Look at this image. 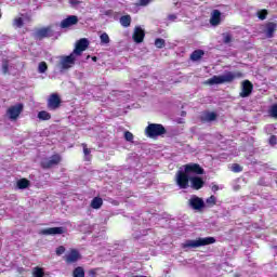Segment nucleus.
Returning a JSON list of instances; mask_svg holds the SVG:
<instances>
[{
  "label": "nucleus",
  "mask_w": 277,
  "mask_h": 277,
  "mask_svg": "<svg viewBox=\"0 0 277 277\" xmlns=\"http://www.w3.org/2000/svg\"><path fill=\"white\" fill-rule=\"evenodd\" d=\"M239 77H243V74L241 72L234 74L233 71H227L225 75L213 76L208 80V83L210 85H222V83H233V81H235V79Z\"/></svg>",
  "instance_id": "obj_1"
},
{
  "label": "nucleus",
  "mask_w": 277,
  "mask_h": 277,
  "mask_svg": "<svg viewBox=\"0 0 277 277\" xmlns=\"http://www.w3.org/2000/svg\"><path fill=\"white\" fill-rule=\"evenodd\" d=\"M215 243L214 237L198 238L197 240H186L182 248H200L202 246H211Z\"/></svg>",
  "instance_id": "obj_2"
},
{
  "label": "nucleus",
  "mask_w": 277,
  "mask_h": 277,
  "mask_svg": "<svg viewBox=\"0 0 277 277\" xmlns=\"http://www.w3.org/2000/svg\"><path fill=\"white\" fill-rule=\"evenodd\" d=\"M166 128L161 123H149L145 129L147 137H159V135H166Z\"/></svg>",
  "instance_id": "obj_3"
},
{
  "label": "nucleus",
  "mask_w": 277,
  "mask_h": 277,
  "mask_svg": "<svg viewBox=\"0 0 277 277\" xmlns=\"http://www.w3.org/2000/svg\"><path fill=\"white\" fill-rule=\"evenodd\" d=\"M192 177L185 171L179 170L175 173V183L180 187V189H187L189 187V182Z\"/></svg>",
  "instance_id": "obj_4"
},
{
  "label": "nucleus",
  "mask_w": 277,
  "mask_h": 277,
  "mask_svg": "<svg viewBox=\"0 0 277 277\" xmlns=\"http://www.w3.org/2000/svg\"><path fill=\"white\" fill-rule=\"evenodd\" d=\"M75 62H77L75 53H70L66 56H61V60L58 62V68L61 71L69 70V68H72V66H75Z\"/></svg>",
  "instance_id": "obj_5"
},
{
  "label": "nucleus",
  "mask_w": 277,
  "mask_h": 277,
  "mask_svg": "<svg viewBox=\"0 0 277 277\" xmlns=\"http://www.w3.org/2000/svg\"><path fill=\"white\" fill-rule=\"evenodd\" d=\"M62 163V156L60 154H54L50 158L41 161V168L43 170H51V168H55V166H60Z\"/></svg>",
  "instance_id": "obj_6"
},
{
  "label": "nucleus",
  "mask_w": 277,
  "mask_h": 277,
  "mask_svg": "<svg viewBox=\"0 0 277 277\" xmlns=\"http://www.w3.org/2000/svg\"><path fill=\"white\" fill-rule=\"evenodd\" d=\"M47 107L50 111L60 109L62 107V97H60V94L52 93L48 98Z\"/></svg>",
  "instance_id": "obj_7"
},
{
  "label": "nucleus",
  "mask_w": 277,
  "mask_h": 277,
  "mask_svg": "<svg viewBox=\"0 0 277 277\" xmlns=\"http://www.w3.org/2000/svg\"><path fill=\"white\" fill-rule=\"evenodd\" d=\"M24 107L25 106L23 105V103H18L16 105L9 107V109L6 110V114L10 118V120H17L18 116H21V114H23Z\"/></svg>",
  "instance_id": "obj_8"
},
{
  "label": "nucleus",
  "mask_w": 277,
  "mask_h": 277,
  "mask_svg": "<svg viewBox=\"0 0 277 277\" xmlns=\"http://www.w3.org/2000/svg\"><path fill=\"white\" fill-rule=\"evenodd\" d=\"M90 47V41L87 38H82L76 42V48L71 53L76 56H81L83 51H85Z\"/></svg>",
  "instance_id": "obj_9"
},
{
  "label": "nucleus",
  "mask_w": 277,
  "mask_h": 277,
  "mask_svg": "<svg viewBox=\"0 0 277 277\" xmlns=\"http://www.w3.org/2000/svg\"><path fill=\"white\" fill-rule=\"evenodd\" d=\"M80 259L81 253H79V250L77 249H70L69 252L64 255V261L67 265H72V263H77Z\"/></svg>",
  "instance_id": "obj_10"
},
{
  "label": "nucleus",
  "mask_w": 277,
  "mask_h": 277,
  "mask_svg": "<svg viewBox=\"0 0 277 277\" xmlns=\"http://www.w3.org/2000/svg\"><path fill=\"white\" fill-rule=\"evenodd\" d=\"M53 36V28L51 26L39 28L35 32V38L37 40H44V38H52Z\"/></svg>",
  "instance_id": "obj_11"
},
{
  "label": "nucleus",
  "mask_w": 277,
  "mask_h": 277,
  "mask_svg": "<svg viewBox=\"0 0 277 277\" xmlns=\"http://www.w3.org/2000/svg\"><path fill=\"white\" fill-rule=\"evenodd\" d=\"M252 90H254V84H252L250 80H243L241 83V92L239 93V96L241 98H248V96L252 94Z\"/></svg>",
  "instance_id": "obj_12"
},
{
  "label": "nucleus",
  "mask_w": 277,
  "mask_h": 277,
  "mask_svg": "<svg viewBox=\"0 0 277 277\" xmlns=\"http://www.w3.org/2000/svg\"><path fill=\"white\" fill-rule=\"evenodd\" d=\"M184 171L188 174H205V169L198 163H187L184 166Z\"/></svg>",
  "instance_id": "obj_13"
},
{
  "label": "nucleus",
  "mask_w": 277,
  "mask_h": 277,
  "mask_svg": "<svg viewBox=\"0 0 277 277\" xmlns=\"http://www.w3.org/2000/svg\"><path fill=\"white\" fill-rule=\"evenodd\" d=\"M188 205L194 211H202V208L205 207V200L198 196H193L188 200Z\"/></svg>",
  "instance_id": "obj_14"
},
{
  "label": "nucleus",
  "mask_w": 277,
  "mask_h": 277,
  "mask_svg": "<svg viewBox=\"0 0 277 277\" xmlns=\"http://www.w3.org/2000/svg\"><path fill=\"white\" fill-rule=\"evenodd\" d=\"M144 38H146V32L144 31V29H142V27L136 26L134 28L132 39L136 44H142V42H144Z\"/></svg>",
  "instance_id": "obj_15"
},
{
  "label": "nucleus",
  "mask_w": 277,
  "mask_h": 277,
  "mask_svg": "<svg viewBox=\"0 0 277 277\" xmlns=\"http://www.w3.org/2000/svg\"><path fill=\"white\" fill-rule=\"evenodd\" d=\"M77 23H79V17H77V15H69L61 22V27L62 29H68V27H72V25H77Z\"/></svg>",
  "instance_id": "obj_16"
},
{
  "label": "nucleus",
  "mask_w": 277,
  "mask_h": 277,
  "mask_svg": "<svg viewBox=\"0 0 277 277\" xmlns=\"http://www.w3.org/2000/svg\"><path fill=\"white\" fill-rule=\"evenodd\" d=\"M66 227H48L41 229V235H64Z\"/></svg>",
  "instance_id": "obj_17"
},
{
  "label": "nucleus",
  "mask_w": 277,
  "mask_h": 277,
  "mask_svg": "<svg viewBox=\"0 0 277 277\" xmlns=\"http://www.w3.org/2000/svg\"><path fill=\"white\" fill-rule=\"evenodd\" d=\"M190 187L192 189H202L205 187V180L200 176H192L190 177Z\"/></svg>",
  "instance_id": "obj_18"
},
{
  "label": "nucleus",
  "mask_w": 277,
  "mask_h": 277,
  "mask_svg": "<svg viewBox=\"0 0 277 277\" xmlns=\"http://www.w3.org/2000/svg\"><path fill=\"white\" fill-rule=\"evenodd\" d=\"M217 120V114H215L214 111H206L200 116V121L201 122H213Z\"/></svg>",
  "instance_id": "obj_19"
},
{
  "label": "nucleus",
  "mask_w": 277,
  "mask_h": 277,
  "mask_svg": "<svg viewBox=\"0 0 277 277\" xmlns=\"http://www.w3.org/2000/svg\"><path fill=\"white\" fill-rule=\"evenodd\" d=\"M220 23H222V12H220V10H214L210 18V25L215 27L220 25Z\"/></svg>",
  "instance_id": "obj_20"
},
{
  "label": "nucleus",
  "mask_w": 277,
  "mask_h": 277,
  "mask_svg": "<svg viewBox=\"0 0 277 277\" xmlns=\"http://www.w3.org/2000/svg\"><path fill=\"white\" fill-rule=\"evenodd\" d=\"M277 29V24L274 22H268L265 25V34L267 38H274V32Z\"/></svg>",
  "instance_id": "obj_21"
},
{
  "label": "nucleus",
  "mask_w": 277,
  "mask_h": 277,
  "mask_svg": "<svg viewBox=\"0 0 277 277\" xmlns=\"http://www.w3.org/2000/svg\"><path fill=\"white\" fill-rule=\"evenodd\" d=\"M203 56H205V51L203 50H195L190 54V60H192V62H198V61L202 60Z\"/></svg>",
  "instance_id": "obj_22"
},
{
  "label": "nucleus",
  "mask_w": 277,
  "mask_h": 277,
  "mask_svg": "<svg viewBox=\"0 0 277 277\" xmlns=\"http://www.w3.org/2000/svg\"><path fill=\"white\" fill-rule=\"evenodd\" d=\"M91 209H101L103 207V198L101 197H94L91 200V205H90Z\"/></svg>",
  "instance_id": "obj_23"
},
{
  "label": "nucleus",
  "mask_w": 277,
  "mask_h": 277,
  "mask_svg": "<svg viewBox=\"0 0 277 277\" xmlns=\"http://www.w3.org/2000/svg\"><path fill=\"white\" fill-rule=\"evenodd\" d=\"M31 185V182L25 177L17 181V189H27Z\"/></svg>",
  "instance_id": "obj_24"
},
{
  "label": "nucleus",
  "mask_w": 277,
  "mask_h": 277,
  "mask_svg": "<svg viewBox=\"0 0 277 277\" xmlns=\"http://www.w3.org/2000/svg\"><path fill=\"white\" fill-rule=\"evenodd\" d=\"M119 23L122 27H131V15H122Z\"/></svg>",
  "instance_id": "obj_25"
},
{
  "label": "nucleus",
  "mask_w": 277,
  "mask_h": 277,
  "mask_svg": "<svg viewBox=\"0 0 277 277\" xmlns=\"http://www.w3.org/2000/svg\"><path fill=\"white\" fill-rule=\"evenodd\" d=\"M72 276H74V277H85V271L83 269V267L77 266V267L72 271Z\"/></svg>",
  "instance_id": "obj_26"
},
{
  "label": "nucleus",
  "mask_w": 277,
  "mask_h": 277,
  "mask_svg": "<svg viewBox=\"0 0 277 277\" xmlns=\"http://www.w3.org/2000/svg\"><path fill=\"white\" fill-rule=\"evenodd\" d=\"M37 118H39V120H51V115L47 110H41L38 113Z\"/></svg>",
  "instance_id": "obj_27"
},
{
  "label": "nucleus",
  "mask_w": 277,
  "mask_h": 277,
  "mask_svg": "<svg viewBox=\"0 0 277 277\" xmlns=\"http://www.w3.org/2000/svg\"><path fill=\"white\" fill-rule=\"evenodd\" d=\"M32 277H44V269L40 266H36L32 269Z\"/></svg>",
  "instance_id": "obj_28"
},
{
  "label": "nucleus",
  "mask_w": 277,
  "mask_h": 277,
  "mask_svg": "<svg viewBox=\"0 0 277 277\" xmlns=\"http://www.w3.org/2000/svg\"><path fill=\"white\" fill-rule=\"evenodd\" d=\"M155 47L156 49H163V47H166V40L162 38H157L155 40Z\"/></svg>",
  "instance_id": "obj_29"
},
{
  "label": "nucleus",
  "mask_w": 277,
  "mask_h": 277,
  "mask_svg": "<svg viewBox=\"0 0 277 277\" xmlns=\"http://www.w3.org/2000/svg\"><path fill=\"white\" fill-rule=\"evenodd\" d=\"M38 70L41 72V75L47 72V70H49V65H47V62L39 63Z\"/></svg>",
  "instance_id": "obj_30"
},
{
  "label": "nucleus",
  "mask_w": 277,
  "mask_h": 277,
  "mask_svg": "<svg viewBox=\"0 0 277 277\" xmlns=\"http://www.w3.org/2000/svg\"><path fill=\"white\" fill-rule=\"evenodd\" d=\"M100 40L102 44H109V35H107V32H103L100 36Z\"/></svg>",
  "instance_id": "obj_31"
},
{
  "label": "nucleus",
  "mask_w": 277,
  "mask_h": 277,
  "mask_svg": "<svg viewBox=\"0 0 277 277\" xmlns=\"http://www.w3.org/2000/svg\"><path fill=\"white\" fill-rule=\"evenodd\" d=\"M223 42L224 44H230L233 42V36L228 32L223 34Z\"/></svg>",
  "instance_id": "obj_32"
},
{
  "label": "nucleus",
  "mask_w": 277,
  "mask_h": 277,
  "mask_svg": "<svg viewBox=\"0 0 277 277\" xmlns=\"http://www.w3.org/2000/svg\"><path fill=\"white\" fill-rule=\"evenodd\" d=\"M268 114L271 118H277V104L271 106Z\"/></svg>",
  "instance_id": "obj_33"
},
{
  "label": "nucleus",
  "mask_w": 277,
  "mask_h": 277,
  "mask_svg": "<svg viewBox=\"0 0 277 277\" xmlns=\"http://www.w3.org/2000/svg\"><path fill=\"white\" fill-rule=\"evenodd\" d=\"M267 10L263 9V10H260L258 12V18H260V21H265V18H267Z\"/></svg>",
  "instance_id": "obj_34"
},
{
  "label": "nucleus",
  "mask_w": 277,
  "mask_h": 277,
  "mask_svg": "<svg viewBox=\"0 0 277 277\" xmlns=\"http://www.w3.org/2000/svg\"><path fill=\"white\" fill-rule=\"evenodd\" d=\"M64 252H66V247L65 246H60L58 248H56V255L57 256H62V254H64Z\"/></svg>",
  "instance_id": "obj_35"
},
{
  "label": "nucleus",
  "mask_w": 277,
  "mask_h": 277,
  "mask_svg": "<svg viewBox=\"0 0 277 277\" xmlns=\"http://www.w3.org/2000/svg\"><path fill=\"white\" fill-rule=\"evenodd\" d=\"M14 25L15 27H23V25H25V23L23 22L22 17H17L14 19Z\"/></svg>",
  "instance_id": "obj_36"
},
{
  "label": "nucleus",
  "mask_w": 277,
  "mask_h": 277,
  "mask_svg": "<svg viewBox=\"0 0 277 277\" xmlns=\"http://www.w3.org/2000/svg\"><path fill=\"white\" fill-rule=\"evenodd\" d=\"M124 140L127 142H133V133L129 132V131H126L124 132Z\"/></svg>",
  "instance_id": "obj_37"
},
{
  "label": "nucleus",
  "mask_w": 277,
  "mask_h": 277,
  "mask_svg": "<svg viewBox=\"0 0 277 277\" xmlns=\"http://www.w3.org/2000/svg\"><path fill=\"white\" fill-rule=\"evenodd\" d=\"M233 172H242L243 167H240L239 163H234L232 167Z\"/></svg>",
  "instance_id": "obj_38"
},
{
  "label": "nucleus",
  "mask_w": 277,
  "mask_h": 277,
  "mask_svg": "<svg viewBox=\"0 0 277 277\" xmlns=\"http://www.w3.org/2000/svg\"><path fill=\"white\" fill-rule=\"evenodd\" d=\"M81 146L83 148V154L85 155V157H88V155H90V153H92V150L90 148H88V144H85V143H82Z\"/></svg>",
  "instance_id": "obj_39"
},
{
  "label": "nucleus",
  "mask_w": 277,
  "mask_h": 277,
  "mask_svg": "<svg viewBox=\"0 0 277 277\" xmlns=\"http://www.w3.org/2000/svg\"><path fill=\"white\" fill-rule=\"evenodd\" d=\"M268 144H271V146H276V144H277L276 135H271V137L268 140Z\"/></svg>",
  "instance_id": "obj_40"
},
{
  "label": "nucleus",
  "mask_w": 277,
  "mask_h": 277,
  "mask_svg": "<svg viewBox=\"0 0 277 277\" xmlns=\"http://www.w3.org/2000/svg\"><path fill=\"white\" fill-rule=\"evenodd\" d=\"M207 202L208 205H215L216 202L215 196L212 195L210 198L207 199Z\"/></svg>",
  "instance_id": "obj_41"
},
{
  "label": "nucleus",
  "mask_w": 277,
  "mask_h": 277,
  "mask_svg": "<svg viewBox=\"0 0 277 277\" xmlns=\"http://www.w3.org/2000/svg\"><path fill=\"white\" fill-rule=\"evenodd\" d=\"M153 0H140L138 5L146 6L148 3H150Z\"/></svg>",
  "instance_id": "obj_42"
},
{
  "label": "nucleus",
  "mask_w": 277,
  "mask_h": 277,
  "mask_svg": "<svg viewBox=\"0 0 277 277\" xmlns=\"http://www.w3.org/2000/svg\"><path fill=\"white\" fill-rule=\"evenodd\" d=\"M96 272H98V268H93L89 271V276L96 277Z\"/></svg>",
  "instance_id": "obj_43"
},
{
  "label": "nucleus",
  "mask_w": 277,
  "mask_h": 277,
  "mask_svg": "<svg viewBox=\"0 0 277 277\" xmlns=\"http://www.w3.org/2000/svg\"><path fill=\"white\" fill-rule=\"evenodd\" d=\"M2 70H3L4 75L8 74V70H10L8 63L2 65Z\"/></svg>",
  "instance_id": "obj_44"
},
{
  "label": "nucleus",
  "mask_w": 277,
  "mask_h": 277,
  "mask_svg": "<svg viewBox=\"0 0 277 277\" xmlns=\"http://www.w3.org/2000/svg\"><path fill=\"white\" fill-rule=\"evenodd\" d=\"M68 2L70 3V5H79V0H68Z\"/></svg>",
  "instance_id": "obj_45"
},
{
  "label": "nucleus",
  "mask_w": 277,
  "mask_h": 277,
  "mask_svg": "<svg viewBox=\"0 0 277 277\" xmlns=\"http://www.w3.org/2000/svg\"><path fill=\"white\" fill-rule=\"evenodd\" d=\"M168 19H169V21H176V15L170 14V15L168 16Z\"/></svg>",
  "instance_id": "obj_46"
},
{
  "label": "nucleus",
  "mask_w": 277,
  "mask_h": 277,
  "mask_svg": "<svg viewBox=\"0 0 277 277\" xmlns=\"http://www.w3.org/2000/svg\"><path fill=\"white\" fill-rule=\"evenodd\" d=\"M219 190H220V186H217V185L212 186V192H219Z\"/></svg>",
  "instance_id": "obj_47"
},
{
  "label": "nucleus",
  "mask_w": 277,
  "mask_h": 277,
  "mask_svg": "<svg viewBox=\"0 0 277 277\" xmlns=\"http://www.w3.org/2000/svg\"><path fill=\"white\" fill-rule=\"evenodd\" d=\"M106 16H110V14H114V11L113 10H108L105 12Z\"/></svg>",
  "instance_id": "obj_48"
},
{
  "label": "nucleus",
  "mask_w": 277,
  "mask_h": 277,
  "mask_svg": "<svg viewBox=\"0 0 277 277\" xmlns=\"http://www.w3.org/2000/svg\"><path fill=\"white\" fill-rule=\"evenodd\" d=\"M97 60H98V58H97L96 56H92V61H93V62H97Z\"/></svg>",
  "instance_id": "obj_49"
},
{
  "label": "nucleus",
  "mask_w": 277,
  "mask_h": 277,
  "mask_svg": "<svg viewBox=\"0 0 277 277\" xmlns=\"http://www.w3.org/2000/svg\"><path fill=\"white\" fill-rule=\"evenodd\" d=\"M87 60H90V55L87 56Z\"/></svg>",
  "instance_id": "obj_50"
},
{
  "label": "nucleus",
  "mask_w": 277,
  "mask_h": 277,
  "mask_svg": "<svg viewBox=\"0 0 277 277\" xmlns=\"http://www.w3.org/2000/svg\"><path fill=\"white\" fill-rule=\"evenodd\" d=\"M2 14H1V11H0V18H1Z\"/></svg>",
  "instance_id": "obj_51"
}]
</instances>
